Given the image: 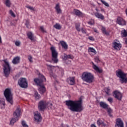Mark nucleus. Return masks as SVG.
Segmentation results:
<instances>
[{
	"mask_svg": "<svg viewBox=\"0 0 127 127\" xmlns=\"http://www.w3.org/2000/svg\"><path fill=\"white\" fill-rule=\"evenodd\" d=\"M65 105L68 107L72 112H82L83 111V106L82 105V98L79 100H67L65 101Z\"/></svg>",
	"mask_w": 127,
	"mask_h": 127,
	"instance_id": "nucleus-1",
	"label": "nucleus"
},
{
	"mask_svg": "<svg viewBox=\"0 0 127 127\" xmlns=\"http://www.w3.org/2000/svg\"><path fill=\"white\" fill-rule=\"evenodd\" d=\"M39 78H35L34 81L36 84H37V86H39V91L40 93L42 95L44 94L45 92L46 91V88H45V86H44V84H43V82L46 81V78L44 75H42L41 73H39Z\"/></svg>",
	"mask_w": 127,
	"mask_h": 127,
	"instance_id": "nucleus-2",
	"label": "nucleus"
},
{
	"mask_svg": "<svg viewBox=\"0 0 127 127\" xmlns=\"http://www.w3.org/2000/svg\"><path fill=\"white\" fill-rule=\"evenodd\" d=\"M81 79L84 82L91 84V83H93L94 82L95 77L94 76V75L92 74V73L85 71L82 73Z\"/></svg>",
	"mask_w": 127,
	"mask_h": 127,
	"instance_id": "nucleus-3",
	"label": "nucleus"
},
{
	"mask_svg": "<svg viewBox=\"0 0 127 127\" xmlns=\"http://www.w3.org/2000/svg\"><path fill=\"white\" fill-rule=\"evenodd\" d=\"M4 96L7 101V103L10 105H13V100L12 98V94L10 89L7 88L4 91Z\"/></svg>",
	"mask_w": 127,
	"mask_h": 127,
	"instance_id": "nucleus-4",
	"label": "nucleus"
},
{
	"mask_svg": "<svg viewBox=\"0 0 127 127\" xmlns=\"http://www.w3.org/2000/svg\"><path fill=\"white\" fill-rule=\"evenodd\" d=\"M4 64H2L3 73L5 77L7 78L10 74V70H11V67L9 65V63L8 62L6 61V60H3Z\"/></svg>",
	"mask_w": 127,
	"mask_h": 127,
	"instance_id": "nucleus-5",
	"label": "nucleus"
},
{
	"mask_svg": "<svg viewBox=\"0 0 127 127\" xmlns=\"http://www.w3.org/2000/svg\"><path fill=\"white\" fill-rule=\"evenodd\" d=\"M13 116L14 118L10 121V125H11L12 126L14 125V123H15L16 121H18V119H19V117H20V108H18L16 109L15 111L13 113Z\"/></svg>",
	"mask_w": 127,
	"mask_h": 127,
	"instance_id": "nucleus-6",
	"label": "nucleus"
},
{
	"mask_svg": "<svg viewBox=\"0 0 127 127\" xmlns=\"http://www.w3.org/2000/svg\"><path fill=\"white\" fill-rule=\"evenodd\" d=\"M116 75L117 77L120 78V82L122 84L124 83L127 82V73H125L123 72L122 69H119V70L117 72Z\"/></svg>",
	"mask_w": 127,
	"mask_h": 127,
	"instance_id": "nucleus-7",
	"label": "nucleus"
},
{
	"mask_svg": "<svg viewBox=\"0 0 127 127\" xmlns=\"http://www.w3.org/2000/svg\"><path fill=\"white\" fill-rule=\"evenodd\" d=\"M50 50L52 52V60L53 61L54 63L56 64L58 63V53L55 50V48L54 47H52L50 48Z\"/></svg>",
	"mask_w": 127,
	"mask_h": 127,
	"instance_id": "nucleus-8",
	"label": "nucleus"
},
{
	"mask_svg": "<svg viewBox=\"0 0 127 127\" xmlns=\"http://www.w3.org/2000/svg\"><path fill=\"white\" fill-rule=\"evenodd\" d=\"M47 103L46 101L41 100L39 101L38 105V109L39 112H44L47 107Z\"/></svg>",
	"mask_w": 127,
	"mask_h": 127,
	"instance_id": "nucleus-9",
	"label": "nucleus"
},
{
	"mask_svg": "<svg viewBox=\"0 0 127 127\" xmlns=\"http://www.w3.org/2000/svg\"><path fill=\"white\" fill-rule=\"evenodd\" d=\"M18 84L21 88H24V89L27 88L28 86L27 81L26 79L24 78H20L18 81Z\"/></svg>",
	"mask_w": 127,
	"mask_h": 127,
	"instance_id": "nucleus-10",
	"label": "nucleus"
},
{
	"mask_svg": "<svg viewBox=\"0 0 127 127\" xmlns=\"http://www.w3.org/2000/svg\"><path fill=\"white\" fill-rule=\"evenodd\" d=\"M112 47L115 50L119 51L122 48V45L120 43V42L114 41L112 43Z\"/></svg>",
	"mask_w": 127,
	"mask_h": 127,
	"instance_id": "nucleus-11",
	"label": "nucleus"
},
{
	"mask_svg": "<svg viewBox=\"0 0 127 127\" xmlns=\"http://www.w3.org/2000/svg\"><path fill=\"white\" fill-rule=\"evenodd\" d=\"M113 96L116 98V99H117L119 101H122V99L123 98V95L120 91H115L113 92Z\"/></svg>",
	"mask_w": 127,
	"mask_h": 127,
	"instance_id": "nucleus-12",
	"label": "nucleus"
},
{
	"mask_svg": "<svg viewBox=\"0 0 127 127\" xmlns=\"http://www.w3.org/2000/svg\"><path fill=\"white\" fill-rule=\"evenodd\" d=\"M117 23L119 24V25H122L124 26V25H127V21L124 18L121 17H118L117 19Z\"/></svg>",
	"mask_w": 127,
	"mask_h": 127,
	"instance_id": "nucleus-13",
	"label": "nucleus"
},
{
	"mask_svg": "<svg viewBox=\"0 0 127 127\" xmlns=\"http://www.w3.org/2000/svg\"><path fill=\"white\" fill-rule=\"evenodd\" d=\"M34 119L35 122L36 123H40L42 120V118L41 117V115L39 112H37L34 113Z\"/></svg>",
	"mask_w": 127,
	"mask_h": 127,
	"instance_id": "nucleus-14",
	"label": "nucleus"
},
{
	"mask_svg": "<svg viewBox=\"0 0 127 127\" xmlns=\"http://www.w3.org/2000/svg\"><path fill=\"white\" fill-rule=\"evenodd\" d=\"M115 127H124V123L120 118L116 120V124Z\"/></svg>",
	"mask_w": 127,
	"mask_h": 127,
	"instance_id": "nucleus-15",
	"label": "nucleus"
},
{
	"mask_svg": "<svg viewBox=\"0 0 127 127\" xmlns=\"http://www.w3.org/2000/svg\"><path fill=\"white\" fill-rule=\"evenodd\" d=\"M92 67L96 71V72H98V73H103V69H100V68H99V67H98V66H97L96 64H95L92 62Z\"/></svg>",
	"mask_w": 127,
	"mask_h": 127,
	"instance_id": "nucleus-16",
	"label": "nucleus"
},
{
	"mask_svg": "<svg viewBox=\"0 0 127 127\" xmlns=\"http://www.w3.org/2000/svg\"><path fill=\"white\" fill-rule=\"evenodd\" d=\"M94 15L97 17V18L101 19V20H104V19H105V16L103 15V14L100 13L98 12H95Z\"/></svg>",
	"mask_w": 127,
	"mask_h": 127,
	"instance_id": "nucleus-17",
	"label": "nucleus"
},
{
	"mask_svg": "<svg viewBox=\"0 0 127 127\" xmlns=\"http://www.w3.org/2000/svg\"><path fill=\"white\" fill-rule=\"evenodd\" d=\"M66 82H67L68 84H69V85H74L75 84V77H68L66 80Z\"/></svg>",
	"mask_w": 127,
	"mask_h": 127,
	"instance_id": "nucleus-18",
	"label": "nucleus"
},
{
	"mask_svg": "<svg viewBox=\"0 0 127 127\" xmlns=\"http://www.w3.org/2000/svg\"><path fill=\"white\" fill-rule=\"evenodd\" d=\"M55 8L58 14H59L60 13H62V10H61V8H60V4H59V3L56 4Z\"/></svg>",
	"mask_w": 127,
	"mask_h": 127,
	"instance_id": "nucleus-19",
	"label": "nucleus"
},
{
	"mask_svg": "<svg viewBox=\"0 0 127 127\" xmlns=\"http://www.w3.org/2000/svg\"><path fill=\"white\" fill-rule=\"evenodd\" d=\"M20 61V58L19 57H16L13 58L12 63L14 65H16L17 64H18Z\"/></svg>",
	"mask_w": 127,
	"mask_h": 127,
	"instance_id": "nucleus-20",
	"label": "nucleus"
},
{
	"mask_svg": "<svg viewBox=\"0 0 127 127\" xmlns=\"http://www.w3.org/2000/svg\"><path fill=\"white\" fill-rule=\"evenodd\" d=\"M99 105H100V107H101V108H102V109H108V108H109V105L108 104H107V103L103 102V101H101L99 103Z\"/></svg>",
	"mask_w": 127,
	"mask_h": 127,
	"instance_id": "nucleus-21",
	"label": "nucleus"
},
{
	"mask_svg": "<svg viewBox=\"0 0 127 127\" xmlns=\"http://www.w3.org/2000/svg\"><path fill=\"white\" fill-rule=\"evenodd\" d=\"M74 13L75 15L79 16V17H82L83 15V13L77 9H74Z\"/></svg>",
	"mask_w": 127,
	"mask_h": 127,
	"instance_id": "nucleus-22",
	"label": "nucleus"
},
{
	"mask_svg": "<svg viewBox=\"0 0 127 127\" xmlns=\"http://www.w3.org/2000/svg\"><path fill=\"white\" fill-rule=\"evenodd\" d=\"M60 43H61L63 48H64V49H68V45H67V43H66L65 41H61Z\"/></svg>",
	"mask_w": 127,
	"mask_h": 127,
	"instance_id": "nucleus-23",
	"label": "nucleus"
},
{
	"mask_svg": "<svg viewBox=\"0 0 127 127\" xmlns=\"http://www.w3.org/2000/svg\"><path fill=\"white\" fill-rule=\"evenodd\" d=\"M27 35L28 36V38L31 40L32 41L34 40V37L33 35V34H32V32H29L27 34Z\"/></svg>",
	"mask_w": 127,
	"mask_h": 127,
	"instance_id": "nucleus-24",
	"label": "nucleus"
},
{
	"mask_svg": "<svg viewBox=\"0 0 127 127\" xmlns=\"http://www.w3.org/2000/svg\"><path fill=\"white\" fill-rule=\"evenodd\" d=\"M97 124L98 126H102L103 127H106V124L101 119H99L97 121Z\"/></svg>",
	"mask_w": 127,
	"mask_h": 127,
	"instance_id": "nucleus-25",
	"label": "nucleus"
},
{
	"mask_svg": "<svg viewBox=\"0 0 127 127\" xmlns=\"http://www.w3.org/2000/svg\"><path fill=\"white\" fill-rule=\"evenodd\" d=\"M88 52H92V53H93L94 55L97 54V51H96V50H95L94 48L92 47L88 48Z\"/></svg>",
	"mask_w": 127,
	"mask_h": 127,
	"instance_id": "nucleus-26",
	"label": "nucleus"
},
{
	"mask_svg": "<svg viewBox=\"0 0 127 127\" xmlns=\"http://www.w3.org/2000/svg\"><path fill=\"white\" fill-rule=\"evenodd\" d=\"M34 97H35V100H39L40 98H41V96H40V95L38 94V92L37 91H35Z\"/></svg>",
	"mask_w": 127,
	"mask_h": 127,
	"instance_id": "nucleus-27",
	"label": "nucleus"
},
{
	"mask_svg": "<svg viewBox=\"0 0 127 127\" xmlns=\"http://www.w3.org/2000/svg\"><path fill=\"white\" fill-rule=\"evenodd\" d=\"M121 36L122 37H127V31L126 29L121 31Z\"/></svg>",
	"mask_w": 127,
	"mask_h": 127,
	"instance_id": "nucleus-28",
	"label": "nucleus"
},
{
	"mask_svg": "<svg viewBox=\"0 0 127 127\" xmlns=\"http://www.w3.org/2000/svg\"><path fill=\"white\" fill-rule=\"evenodd\" d=\"M101 30L103 34H105L106 35H109V32L106 30V28L105 27H102Z\"/></svg>",
	"mask_w": 127,
	"mask_h": 127,
	"instance_id": "nucleus-29",
	"label": "nucleus"
},
{
	"mask_svg": "<svg viewBox=\"0 0 127 127\" xmlns=\"http://www.w3.org/2000/svg\"><path fill=\"white\" fill-rule=\"evenodd\" d=\"M5 4L7 7H10V5H11L10 0H6L5 1Z\"/></svg>",
	"mask_w": 127,
	"mask_h": 127,
	"instance_id": "nucleus-30",
	"label": "nucleus"
},
{
	"mask_svg": "<svg viewBox=\"0 0 127 127\" xmlns=\"http://www.w3.org/2000/svg\"><path fill=\"white\" fill-rule=\"evenodd\" d=\"M100 1L103 3V4H104L105 6H107V7H109L110 6V4L108 2H107L106 1L104 0H100Z\"/></svg>",
	"mask_w": 127,
	"mask_h": 127,
	"instance_id": "nucleus-31",
	"label": "nucleus"
},
{
	"mask_svg": "<svg viewBox=\"0 0 127 127\" xmlns=\"http://www.w3.org/2000/svg\"><path fill=\"white\" fill-rule=\"evenodd\" d=\"M25 25H26L27 28H29V27H30L29 19L26 20V23H25Z\"/></svg>",
	"mask_w": 127,
	"mask_h": 127,
	"instance_id": "nucleus-32",
	"label": "nucleus"
},
{
	"mask_svg": "<svg viewBox=\"0 0 127 127\" xmlns=\"http://www.w3.org/2000/svg\"><path fill=\"white\" fill-rule=\"evenodd\" d=\"M54 27L56 29L60 30L62 28L61 25L58 23H56L54 26Z\"/></svg>",
	"mask_w": 127,
	"mask_h": 127,
	"instance_id": "nucleus-33",
	"label": "nucleus"
},
{
	"mask_svg": "<svg viewBox=\"0 0 127 127\" xmlns=\"http://www.w3.org/2000/svg\"><path fill=\"white\" fill-rule=\"evenodd\" d=\"M0 105L1 106H3V108H4V106H5V102H4V99L0 100Z\"/></svg>",
	"mask_w": 127,
	"mask_h": 127,
	"instance_id": "nucleus-34",
	"label": "nucleus"
},
{
	"mask_svg": "<svg viewBox=\"0 0 127 127\" xmlns=\"http://www.w3.org/2000/svg\"><path fill=\"white\" fill-rule=\"evenodd\" d=\"M21 125L23 127H29L28 125L26 124V122L24 121H22L21 122Z\"/></svg>",
	"mask_w": 127,
	"mask_h": 127,
	"instance_id": "nucleus-35",
	"label": "nucleus"
},
{
	"mask_svg": "<svg viewBox=\"0 0 127 127\" xmlns=\"http://www.w3.org/2000/svg\"><path fill=\"white\" fill-rule=\"evenodd\" d=\"M47 66L48 67V69L49 71H51V72L52 71V69H53V67H54L50 64H47Z\"/></svg>",
	"mask_w": 127,
	"mask_h": 127,
	"instance_id": "nucleus-36",
	"label": "nucleus"
},
{
	"mask_svg": "<svg viewBox=\"0 0 127 127\" xmlns=\"http://www.w3.org/2000/svg\"><path fill=\"white\" fill-rule=\"evenodd\" d=\"M75 28L77 31L80 32L81 29H80V24H75Z\"/></svg>",
	"mask_w": 127,
	"mask_h": 127,
	"instance_id": "nucleus-37",
	"label": "nucleus"
},
{
	"mask_svg": "<svg viewBox=\"0 0 127 127\" xmlns=\"http://www.w3.org/2000/svg\"><path fill=\"white\" fill-rule=\"evenodd\" d=\"M107 112L109 116H110L111 118H112V117H113V115H112V109H111L110 108L108 109L107 110Z\"/></svg>",
	"mask_w": 127,
	"mask_h": 127,
	"instance_id": "nucleus-38",
	"label": "nucleus"
},
{
	"mask_svg": "<svg viewBox=\"0 0 127 127\" xmlns=\"http://www.w3.org/2000/svg\"><path fill=\"white\" fill-rule=\"evenodd\" d=\"M110 88L107 87L106 88L105 92L107 94V95H110Z\"/></svg>",
	"mask_w": 127,
	"mask_h": 127,
	"instance_id": "nucleus-39",
	"label": "nucleus"
},
{
	"mask_svg": "<svg viewBox=\"0 0 127 127\" xmlns=\"http://www.w3.org/2000/svg\"><path fill=\"white\" fill-rule=\"evenodd\" d=\"M9 13L10 14L11 16H12L13 17H15V14H14V13L13 12L12 10H9Z\"/></svg>",
	"mask_w": 127,
	"mask_h": 127,
	"instance_id": "nucleus-40",
	"label": "nucleus"
},
{
	"mask_svg": "<svg viewBox=\"0 0 127 127\" xmlns=\"http://www.w3.org/2000/svg\"><path fill=\"white\" fill-rule=\"evenodd\" d=\"M21 43L20 42V41H16L15 42V45H16V46L19 47V46H20Z\"/></svg>",
	"mask_w": 127,
	"mask_h": 127,
	"instance_id": "nucleus-41",
	"label": "nucleus"
},
{
	"mask_svg": "<svg viewBox=\"0 0 127 127\" xmlns=\"http://www.w3.org/2000/svg\"><path fill=\"white\" fill-rule=\"evenodd\" d=\"M81 31L82 32V33L84 34H86V33H87V30L85 28H81Z\"/></svg>",
	"mask_w": 127,
	"mask_h": 127,
	"instance_id": "nucleus-42",
	"label": "nucleus"
},
{
	"mask_svg": "<svg viewBox=\"0 0 127 127\" xmlns=\"http://www.w3.org/2000/svg\"><path fill=\"white\" fill-rule=\"evenodd\" d=\"M113 98L112 97H110V98H108V102H109V103H111V104H112L113 101Z\"/></svg>",
	"mask_w": 127,
	"mask_h": 127,
	"instance_id": "nucleus-43",
	"label": "nucleus"
},
{
	"mask_svg": "<svg viewBox=\"0 0 127 127\" xmlns=\"http://www.w3.org/2000/svg\"><path fill=\"white\" fill-rule=\"evenodd\" d=\"M88 39H89V40H91V41H95V38H94V37H93V36L88 37Z\"/></svg>",
	"mask_w": 127,
	"mask_h": 127,
	"instance_id": "nucleus-44",
	"label": "nucleus"
},
{
	"mask_svg": "<svg viewBox=\"0 0 127 127\" xmlns=\"http://www.w3.org/2000/svg\"><path fill=\"white\" fill-rule=\"evenodd\" d=\"M27 8H28L29 9H30L31 10H34V8L32 6H27Z\"/></svg>",
	"mask_w": 127,
	"mask_h": 127,
	"instance_id": "nucleus-45",
	"label": "nucleus"
},
{
	"mask_svg": "<svg viewBox=\"0 0 127 127\" xmlns=\"http://www.w3.org/2000/svg\"><path fill=\"white\" fill-rule=\"evenodd\" d=\"M95 62H96V63H99V62H100V60L99 59L98 57H96L95 58Z\"/></svg>",
	"mask_w": 127,
	"mask_h": 127,
	"instance_id": "nucleus-46",
	"label": "nucleus"
},
{
	"mask_svg": "<svg viewBox=\"0 0 127 127\" xmlns=\"http://www.w3.org/2000/svg\"><path fill=\"white\" fill-rule=\"evenodd\" d=\"M28 60L30 61V62L32 63V57L31 56H29L28 58Z\"/></svg>",
	"mask_w": 127,
	"mask_h": 127,
	"instance_id": "nucleus-47",
	"label": "nucleus"
},
{
	"mask_svg": "<svg viewBox=\"0 0 127 127\" xmlns=\"http://www.w3.org/2000/svg\"><path fill=\"white\" fill-rule=\"evenodd\" d=\"M94 21H90L88 22V24H90V25H94Z\"/></svg>",
	"mask_w": 127,
	"mask_h": 127,
	"instance_id": "nucleus-48",
	"label": "nucleus"
},
{
	"mask_svg": "<svg viewBox=\"0 0 127 127\" xmlns=\"http://www.w3.org/2000/svg\"><path fill=\"white\" fill-rule=\"evenodd\" d=\"M67 59H73V56L70 55H67Z\"/></svg>",
	"mask_w": 127,
	"mask_h": 127,
	"instance_id": "nucleus-49",
	"label": "nucleus"
},
{
	"mask_svg": "<svg viewBox=\"0 0 127 127\" xmlns=\"http://www.w3.org/2000/svg\"><path fill=\"white\" fill-rule=\"evenodd\" d=\"M40 30H41V31H42V32H45V31L44 30V28L43 27V26H41L40 27Z\"/></svg>",
	"mask_w": 127,
	"mask_h": 127,
	"instance_id": "nucleus-50",
	"label": "nucleus"
},
{
	"mask_svg": "<svg viewBox=\"0 0 127 127\" xmlns=\"http://www.w3.org/2000/svg\"><path fill=\"white\" fill-rule=\"evenodd\" d=\"M63 59H64V60H67V55L64 54V55L63 57Z\"/></svg>",
	"mask_w": 127,
	"mask_h": 127,
	"instance_id": "nucleus-51",
	"label": "nucleus"
},
{
	"mask_svg": "<svg viewBox=\"0 0 127 127\" xmlns=\"http://www.w3.org/2000/svg\"><path fill=\"white\" fill-rule=\"evenodd\" d=\"M94 32L96 33H99L98 30L96 28H93Z\"/></svg>",
	"mask_w": 127,
	"mask_h": 127,
	"instance_id": "nucleus-52",
	"label": "nucleus"
},
{
	"mask_svg": "<svg viewBox=\"0 0 127 127\" xmlns=\"http://www.w3.org/2000/svg\"><path fill=\"white\" fill-rule=\"evenodd\" d=\"M90 127H97V126H96V125H95L94 124H92Z\"/></svg>",
	"mask_w": 127,
	"mask_h": 127,
	"instance_id": "nucleus-53",
	"label": "nucleus"
},
{
	"mask_svg": "<svg viewBox=\"0 0 127 127\" xmlns=\"http://www.w3.org/2000/svg\"><path fill=\"white\" fill-rule=\"evenodd\" d=\"M96 11H99V9H96Z\"/></svg>",
	"mask_w": 127,
	"mask_h": 127,
	"instance_id": "nucleus-54",
	"label": "nucleus"
},
{
	"mask_svg": "<svg viewBox=\"0 0 127 127\" xmlns=\"http://www.w3.org/2000/svg\"><path fill=\"white\" fill-rule=\"evenodd\" d=\"M66 127H69V125H66Z\"/></svg>",
	"mask_w": 127,
	"mask_h": 127,
	"instance_id": "nucleus-55",
	"label": "nucleus"
}]
</instances>
